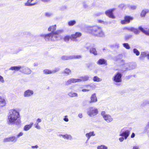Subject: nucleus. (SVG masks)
<instances>
[{
    "label": "nucleus",
    "instance_id": "f257e3e1",
    "mask_svg": "<svg viewBox=\"0 0 149 149\" xmlns=\"http://www.w3.org/2000/svg\"><path fill=\"white\" fill-rule=\"evenodd\" d=\"M56 29V25H53L50 26L48 29L49 31L52 32L47 34H41L40 36L44 38L46 41H55L59 40L61 38L60 34L63 32V30H59L54 31Z\"/></svg>",
    "mask_w": 149,
    "mask_h": 149
},
{
    "label": "nucleus",
    "instance_id": "f03ea898",
    "mask_svg": "<svg viewBox=\"0 0 149 149\" xmlns=\"http://www.w3.org/2000/svg\"><path fill=\"white\" fill-rule=\"evenodd\" d=\"M19 117V112L15 109L11 110L9 113L7 119V122L8 124L16 125L19 124L21 123Z\"/></svg>",
    "mask_w": 149,
    "mask_h": 149
},
{
    "label": "nucleus",
    "instance_id": "7ed1b4c3",
    "mask_svg": "<svg viewBox=\"0 0 149 149\" xmlns=\"http://www.w3.org/2000/svg\"><path fill=\"white\" fill-rule=\"evenodd\" d=\"M87 31L93 35L100 37L105 36V34L102 28L97 26H88L86 27Z\"/></svg>",
    "mask_w": 149,
    "mask_h": 149
},
{
    "label": "nucleus",
    "instance_id": "20e7f679",
    "mask_svg": "<svg viewBox=\"0 0 149 149\" xmlns=\"http://www.w3.org/2000/svg\"><path fill=\"white\" fill-rule=\"evenodd\" d=\"M130 133V131L129 130H125L124 129H122L120 132L119 136H122L119 139V140L120 142H123L124 139H126L129 136Z\"/></svg>",
    "mask_w": 149,
    "mask_h": 149
},
{
    "label": "nucleus",
    "instance_id": "39448f33",
    "mask_svg": "<svg viewBox=\"0 0 149 149\" xmlns=\"http://www.w3.org/2000/svg\"><path fill=\"white\" fill-rule=\"evenodd\" d=\"M98 113V109L93 107H90L87 109V113L91 117H93L97 115Z\"/></svg>",
    "mask_w": 149,
    "mask_h": 149
},
{
    "label": "nucleus",
    "instance_id": "423d86ee",
    "mask_svg": "<svg viewBox=\"0 0 149 149\" xmlns=\"http://www.w3.org/2000/svg\"><path fill=\"white\" fill-rule=\"evenodd\" d=\"M101 114L104 119L107 123H110L113 120V118L110 115L107 114L105 111L101 112Z\"/></svg>",
    "mask_w": 149,
    "mask_h": 149
},
{
    "label": "nucleus",
    "instance_id": "0eeeda50",
    "mask_svg": "<svg viewBox=\"0 0 149 149\" xmlns=\"http://www.w3.org/2000/svg\"><path fill=\"white\" fill-rule=\"evenodd\" d=\"M82 57L81 55L63 56L61 57L63 60H66L70 59H80Z\"/></svg>",
    "mask_w": 149,
    "mask_h": 149
},
{
    "label": "nucleus",
    "instance_id": "6e6552de",
    "mask_svg": "<svg viewBox=\"0 0 149 149\" xmlns=\"http://www.w3.org/2000/svg\"><path fill=\"white\" fill-rule=\"evenodd\" d=\"M72 41L77 42L78 41V38H80L82 35V34L79 32H76L75 33L71 34Z\"/></svg>",
    "mask_w": 149,
    "mask_h": 149
},
{
    "label": "nucleus",
    "instance_id": "1a4fd4ad",
    "mask_svg": "<svg viewBox=\"0 0 149 149\" xmlns=\"http://www.w3.org/2000/svg\"><path fill=\"white\" fill-rule=\"evenodd\" d=\"M122 75L119 72L117 73L112 78L113 81L116 82H120L121 81Z\"/></svg>",
    "mask_w": 149,
    "mask_h": 149
},
{
    "label": "nucleus",
    "instance_id": "9d476101",
    "mask_svg": "<svg viewBox=\"0 0 149 149\" xmlns=\"http://www.w3.org/2000/svg\"><path fill=\"white\" fill-rule=\"evenodd\" d=\"M115 8H113L108 10L105 12V14L107 16L109 17L112 19L115 18V16L113 15V12L115 10Z\"/></svg>",
    "mask_w": 149,
    "mask_h": 149
},
{
    "label": "nucleus",
    "instance_id": "9b49d317",
    "mask_svg": "<svg viewBox=\"0 0 149 149\" xmlns=\"http://www.w3.org/2000/svg\"><path fill=\"white\" fill-rule=\"evenodd\" d=\"M125 70H130L134 69L136 67V65L135 63H125L124 65Z\"/></svg>",
    "mask_w": 149,
    "mask_h": 149
},
{
    "label": "nucleus",
    "instance_id": "f8f14e48",
    "mask_svg": "<svg viewBox=\"0 0 149 149\" xmlns=\"http://www.w3.org/2000/svg\"><path fill=\"white\" fill-rule=\"evenodd\" d=\"M81 81V79H78L74 78H71L68 79L66 82L65 85L66 86H68L72 83H75L79 82Z\"/></svg>",
    "mask_w": 149,
    "mask_h": 149
},
{
    "label": "nucleus",
    "instance_id": "ddd939ff",
    "mask_svg": "<svg viewBox=\"0 0 149 149\" xmlns=\"http://www.w3.org/2000/svg\"><path fill=\"white\" fill-rule=\"evenodd\" d=\"M20 72L26 74H30L31 73V71L27 67L22 66L21 70H20Z\"/></svg>",
    "mask_w": 149,
    "mask_h": 149
},
{
    "label": "nucleus",
    "instance_id": "4468645a",
    "mask_svg": "<svg viewBox=\"0 0 149 149\" xmlns=\"http://www.w3.org/2000/svg\"><path fill=\"white\" fill-rule=\"evenodd\" d=\"M37 0H28L24 3L25 6H31L36 4L38 2Z\"/></svg>",
    "mask_w": 149,
    "mask_h": 149
},
{
    "label": "nucleus",
    "instance_id": "2eb2a0df",
    "mask_svg": "<svg viewBox=\"0 0 149 149\" xmlns=\"http://www.w3.org/2000/svg\"><path fill=\"white\" fill-rule=\"evenodd\" d=\"M33 90L28 89L24 91V96L25 97H29L33 95Z\"/></svg>",
    "mask_w": 149,
    "mask_h": 149
},
{
    "label": "nucleus",
    "instance_id": "dca6fc26",
    "mask_svg": "<svg viewBox=\"0 0 149 149\" xmlns=\"http://www.w3.org/2000/svg\"><path fill=\"white\" fill-rule=\"evenodd\" d=\"M133 19V17H132L129 16H126L125 17V20H122L121 23L122 24H127L129 23L130 21L132 20Z\"/></svg>",
    "mask_w": 149,
    "mask_h": 149
},
{
    "label": "nucleus",
    "instance_id": "f3484780",
    "mask_svg": "<svg viewBox=\"0 0 149 149\" xmlns=\"http://www.w3.org/2000/svg\"><path fill=\"white\" fill-rule=\"evenodd\" d=\"M84 86L87 89H90V91L93 90L96 88V85L94 83L85 85Z\"/></svg>",
    "mask_w": 149,
    "mask_h": 149
},
{
    "label": "nucleus",
    "instance_id": "a211bd4d",
    "mask_svg": "<svg viewBox=\"0 0 149 149\" xmlns=\"http://www.w3.org/2000/svg\"><path fill=\"white\" fill-rule=\"evenodd\" d=\"M91 100L89 102L90 103H95L97 101V99L95 93L93 94L90 97Z\"/></svg>",
    "mask_w": 149,
    "mask_h": 149
},
{
    "label": "nucleus",
    "instance_id": "6ab92c4d",
    "mask_svg": "<svg viewBox=\"0 0 149 149\" xmlns=\"http://www.w3.org/2000/svg\"><path fill=\"white\" fill-rule=\"evenodd\" d=\"M86 136L87 138L86 140L87 142L90 139V138L92 136H95V134L94 132H91L89 133H87L85 135Z\"/></svg>",
    "mask_w": 149,
    "mask_h": 149
},
{
    "label": "nucleus",
    "instance_id": "aec40b11",
    "mask_svg": "<svg viewBox=\"0 0 149 149\" xmlns=\"http://www.w3.org/2000/svg\"><path fill=\"white\" fill-rule=\"evenodd\" d=\"M149 12V10L148 9H145L143 10L140 13V16L141 17H144L146 14Z\"/></svg>",
    "mask_w": 149,
    "mask_h": 149
},
{
    "label": "nucleus",
    "instance_id": "412c9836",
    "mask_svg": "<svg viewBox=\"0 0 149 149\" xmlns=\"http://www.w3.org/2000/svg\"><path fill=\"white\" fill-rule=\"evenodd\" d=\"M139 29L141 31L145 34L146 35L149 36V29L148 30H145L141 26H139Z\"/></svg>",
    "mask_w": 149,
    "mask_h": 149
},
{
    "label": "nucleus",
    "instance_id": "4be33fe9",
    "mask_svg": "<svg viewBox=\"0 0 149 149\" xmlns=\"http://www.w3.org/2000/svg\"><path fill=\"white\" fill-rule=\"evenodd\" d=\"M22 66H14L11 67L9 69V70H15L18 71L21 70Z\"/></svg>",
    "mask_w": 149,
    "mask_h": 149
},
{
    "label": "nucleus",
    "instance_id": "5701e85b",
    "mask_svg": "<svg viewBox=\"0 0 149 149\" xmlns=\"http://www.w3.org/2000/svg\"><path fill=\"white\" fill-rule=\"evenodd\" d=\"M6 103L5 99L0 96V106L4 107L5 106Z\"/></svg>",
    "mask_w": 149,
    "mask_h": 149
},
{
    "label": "nucleus",
    "instance_id": "b1692460",
    "mask_svg": "<svg viewBox=\"0 0 149 149\" xmlns=\"http://www.w3.org/2000/svg\"><path fill=\"white\" fill-rule=\"evenodd\" d=\"M33 125V123H31L29 125H26L24 128V130L25 131H27L30 129Z\"/></svg>",
    "mask_w": 149,
    "mask_h": 149
},
{
    "label": "nucleus",
    "instance_id": "393cba45",
    "mask_svg": "<svg viewBox=\"0 0 149 149\" xmlns=\"http://www.w3.org/2000/svg\"><path fill=\"white\" fill-rule=\"evenodd\" d=\"M107 61L106 60L104 59H100L97 62V63L99 65L104 64Z\"/></svg>",
    "mask_w": 149,
    "mask_h": 149
},
{
    "label": "nucleus",
    "instance_id": "a878e982",
    "mask_svg": "<svg viewBox=\"0 0 149 149\" xmlns=\"http://www.w3.org/2000/svg\"><path fill=\"white\" fill-rule=\"evenodd\" d=\"M89 51L91 53L95 55H96L97 54V52L96 49L94 48H90Z\"/></svg>",
    "mask_w": 149,
    "mask_h": 149
},
{
    "label": "nucleus",
    "instance_id": "bb28decb",
    "mask_svg": "<svg viewBox=\"0 0 149 149\" xmlns=\"http://www.w3.org/2000/svg\"><path fill=\"white\" fill-rule=\"evenodd\" d=\"M70 39L72 41L71 35H66L64 36L63 38V40L64 41L66 42H68Z\"/></svg>",
    "mask_w": 149,
    "mask_h": 149
},
{
    "label": "nucleus",
    "instance_id": "cd10ccee",
    "mask_svg": "<svg viewBox=\"0 0 149 149\" xmlns=\"http://www.w3.org/2000/svg\"><path fill=\"white\" fill-rule=\"evenodd\" d=\"M89 77L87 75L82 76L80 77V79H81V81H88L89 80Z\"/></svg>",
    "mask_w": 149,
    "mask_h": 149
},
{
    "label": "nucleus",
    "instance_id": "c85d7f7f",
    "mask_svg": "<svg viewBox=\"0 0 149 149\" xmlns=\"http://www.w3.org/2000/svg\"><path fill=\"white\" fill-rule=\"evenodd\" d=\"M61 136H62V137L65 139H67L71 140L72 139V136L70 135H68L66 134L65 135H62L61 134Z\"/></svg>",
    "mask_w": 149,
    "mask_h": 149
},
{
    "label": "nucleus",
    "instance_id": "c756f323",
    "mask_svg": "<svg viewBox=\"0 0 149 149\" xmlns=\"http://www.w3.org/2000/svg\"><path fill=\"white\" fill-rule=\"evenodd\" d=\"M68 95L70 97H76L78 96V94L77 93H73L72 92H69Z\"/></svg>",
    "mask_w": 149,
    "mask_h": 149
},
{
    "label": "nucleus",
    "instance_id": "7c9ffc66",
    "mask_svg": "<svg viewBox=\"0 0 149 149\" xmlns=\"http://www.w3.org/2000/svg\"><path fill=\"white\" fill-rule=\"evenodd\" d=\"M76 22L75 20H70L68 22V24L70 26H72L76 24Z\"/></svg>",
    "mask_w": 149,
    "mask_h": 149
},
{
    "label": "nucleus",
    "instance_id": "2f4dec72",
    "mask_svg": "<svg viewBox=\"0 0 149 149\" xmlns=\"http://www.w3.org/2000/svg\"><path fill=\"white\" fill-rule=\"evenodd\" d=\"M93 80L94 81L99 82L102 81L101 79L100 78L96 76H94L93 78Z\"/></svg>",
    "mask_w": 149,
    "mask_h": 149
},
{
    "label": "nucleus",
    "instance_id": "473e14b6",
    "mask_svg": "<svg viewBox=\"0 0 149 149\" xmlns=\"http://www.w3.org/2000/svg\"><path fill=\"white\" fill-rule=\"evenodd\" d=\"M71 71L70 69L68 68L65 69L63 71V73L67 74V75H70L71 73Z\"/></svg>",
    "mask_w": 149,
    "mask_h": 149
},
{
    "label": "nucleus",
    "instance_id": "72a5a7b5",
    "mask_svg": "<svg viewBox=\"0 0 149 149\" xmlns=\"http://www.w3.org/2000/svg\"><path fill=\"white\" fill-rule=\"evenodd\" d=\"M148 53L145 52H141L140 57H148Z\"/></svg>",
    "mask_w": 149,
    "mask_h": 149
},
{
    "label": "nucleus",
    "instance_id": "f704fd0d",
    "mask_svg": "<svg viewBox=\"0 0 149 149\" xmlns=\"http://www.w3.org/2000/svg\"><path fill=\"white\" fill-rule=\"evenodd\" d=\"M97 149H108V147L104 145H102L98 146L97 148Z\"/></svg>",
    "mask_w": 149,
    "mask_h": 149
},
{
    "label": "nucleus",
    "instance_id": "c9c22d12",
    "mask_svg": "<svg viewBox=\"0 0 149 149\" xmlns=\"http://www.w3.org/2000/svg\"><path fill=\"white\" fill-rule=\"evenodd\" d=\"M10 141H13L14 142H16L17 140V138L15 136L10 137Z\"/></svg>",
    "mask_w": 149,
    "mask_h": 149
},
{
    "label": "nucleus",
    "instance_id": "e433bc0d",
    "mask_svg": "<svg viewBox=\"0 0 149 149\" xmlns=\"http://www.w3.org/2000/svg\"><path fill=\"white\" fill-rule=\"evenodd\" d=\"M43 73L46 74H52V71H51V70L47 69L44 70L43 71Z\"/></svg>",
    "mask_w": 149,
    "mask_h": 149
},
{
    "label": "nucleus",
    "instance_id": "4c0bfd02",
    "mask_svg": "<svg viewBox=\"0 0 149 149\" xmlns=\"http://www.w3.org/2000/svg\"><path fill=\"white\" fill-rule=\"evenodd\" d=\"M92 46V45L90 43H87L85 46V47L87 49H90V48H91V47Z\"/></svg>",
    "mask_w": 149,
    "mask_h": 149
},
{
    "label": "nucleus",
    "instance_id": "58836bf2",
    "mask_svg": "<svg viewBox=\"0 0 149 149\" xmlns=\"http://www.w3.org/2000/svg\"><path fill=\"white\" fill-rule=\"evenodd\" d=\"M132 31L135 34H138L139 33L140 31L137 29L133 28Z\"/></svg>",
    "mask_w": 149,
    "mask_h": 149
},
{
    "label": "nucleus",
    "instance_id": "ea45409f",
    "mask_svg": "<svg viewBox=\"0 0 149 149\" xmlns=\"http://www.w3.org/2000/svg\"><path fill=\"white\" fill-rule=\"evenodd\" d=\"M133 52L136 56H139L140 54L139 52L136 49H134Z\"/></svg>",
    "mask_w": 149,
    "mask_h": 149
},
{
    "label": "nucleus",
    "instance_id": "a19ab883",
    "mask_svg": "<svg viewBox=\"0 0 149 149\" xmlns=\"http://www.w3.org/2000/svg\"><path fill=\"white\" fill-rule=\"evenodd\" d=\"M123 46L127 49H130V47L127 43H124L123 44Z\"/></svg>",
    "mask_w": 149,
    "mask_h": 149
},
{
    "label": "nucleus",
    "instance_id": "79ce46f5",
    "mask_svg": "<svg viewBox=\"0 0 149 149\" xmlns=\"http://www.w3.org/2000/svg\"><path fill=\"white\" fill-rule=\"evenodd\" d=\"M147 105H149V100H144L142 104V105L144 106Z\"/></svg>",
    "mask_w": 149,
    "mask_h": 149
},
{
    "label": "nucleus",
    "instance_id": "37998d69",
    "mask_svg": "<svg viewBox=\"0 0 149 149\" xmlns=\"http://www.w3.org/2000/svg\"><path fill=\"white\" fill-rule=\"evenodd\" d=\"M59 70V68H55L53 70L51 71L52 74L55 73Z\"/></svg>",
    "mask_w": 149,
    "mask_h": 149
},
{
    "label": "nucleus",
    "instance_id": "c03bdc74",
    "mask_svg": "<svg viewBox=\"0 0 149 149\" xmlns=\"http://www.w3.org/2000/svg\"><path fill=\"white\" fill-rule=\"evenodd\" d=\"M45 15L46 16L49 17L53 15V14L50 12H47L45 13Z\"/></svg>",
    "mask_w": 149,
    "mask_h": 149
},
{
    "label": "nucleus",
    "instance_id": "a18cd8bd",
    "mask_svg": "<svg viewBox=\"0 0 149 149\" xmlns=\"http://www.w3.org/2000/svg\"><path fill=\"white\" fill-rule=\"evenodd\" d=\"M129 7L132 10H135L136 8V6L134 5H132L129 6Z\"/></svg>",
    "mask_w": 149,
    "mask_h": 149
},
{
    "label": "nucleus",
    "instance_id": "49530a36",
    "mask_svg": "<svg viewBox=\"0 0 149 149\" xmlns=\"http://www.w3.org/2000/svg\"><path fill=\"white\" fill-rule=\"evenodd\" d=\"M38 123H36L34 125V127L38 129H40L41 128L40 127Z\"/></svg>",
    "mask_w": 149,
    "mask_h": 149
},
{
    "label": "nucleus",
    "instance_id": "de8ad7c7",
    "mask_svg": "<svg viewBox=\"0 0 149 149\" xmlns=\"http://www.w3.org/2000/svg\"><path fill=\"white\" fill-rule=\"evenodd\" d=\"M97 22L99 23H101L103 24H107V22H105L101 20L98 19L97 20Z\"/></svg>",
    "mask_w": 149,
    "mask_h": 149
},
{
    "label": "nucleus",
    "instance_id": "09e8293b",
    "mask_svg": "<svg viewBox=\"0 0 149 149\" xmlns=\"http://www.w3.org/2000/svg\"><path fill=\"white\" fill-rule=\"evenodd\" d=\"M122 54H120L118 55L116 57V60H118L119 59H121L122 57Z\"/></svg>",
    "mask_w": 149,
    "mask_h": 149
},
{
    "label": "nucleus",
    "instance_id": "8fccbe9b",
    "mask_svg": "<svg viewBox=\"0 0 149 149\" xmlns=\"http://www.w3.org/2000/svg\"><path fill=\"white\" fill-rule=\"evenodd\" d=\"M132 37V35H127L125 37V39L126 40H127L131 38Z\"/></svg>",
    "mask_w": 149,
    "mask_h": 149
},
{
    "label": "nucleus",
    "instance_id": "3c124183",
    "mask_svg": "<svg viewBox=\"0 0 149 149\" xmlns=\"http://www.w3.org/2000/svg\"><path fill=\"white\" fill-rule=\"evenodd\" d=\"M10 137L5 138L3 139V142H4L10 141Z\"/></svg>",
    "mask_w": 149,
    "mask_h": 149
},
{
    "label": "nucleus",
    "instance_id": "603ef678",
    "mask_svg": "<svg viewBox=\"0 0 149 149\" xmlns=\"http://www.w3.org/2000/svg\"><path fill=\"white\" fill-rule=\"evenodd\" d=\"M125 5L124 4H121L118 6V7L121 8H123L125 7Z\"/></svg>",
    "mask_w": 149,
    "mask_h": 149
},
{
    "label": "nucleus",
    "instance_id": "864d4df0",
    "mask_svg": "<svg viewBox=\"0 0 149 149\" xmlns=\"http://www.w3.org/2000/svg\"><path fill=\"white\" fill-rule=\"evenodd\" d=\"M0 81L2 83H3L4 82V80L3 77L1 75H0Z\"/></svg>",
    "mask_w": 149,
    "mask_h": 149
},
{
    "label": "nucleus",
    "instance_id": "5fc2aeb1",
    "mask_svg": "<svg viewBox=\"0 0 149 149\" xmlns=\"http://www.w3.org/2000/svg\"><path fill=\"white\" fill-rule=\"evenodd\" d=\"M23 134V133L22 132H19L17 135V138H19V137L22 136Z\"/></svg>",
    "mask_w": 149,
    "mask_h": 149
},
{
    "label": "nucleus",
    "instance_id": "6e6d98bb",
    "mask_svg": "<svg viewBox=\"0 0 149 149\" xmlns=\"http://www.w3.org/2000/svg\"><path fill=\"white\" fill-rule=\"evenodd\" d=\"M90 89H83L82 90V91L84 92H88L90 91Z\"/></svg>",
    "mask_w": 149,
    "mask_h": 149
},
{
    "label": "nucleus",
    "instance_id": "4d7b16f0",
    "mask_svg": "<svg viewBox=\"0 0 149 149\" xmlns=\"http://www.w3.org/2000/svg\"><path fill=\"white\" fill-rule=\"evenodd\" d=\"M103 13L102 12H99L98 13H97L95 14V15L97 16H99L100 15H102Z\"/></svg>",
    "mask_w": 149,
    "mask_h": 149
},
{
    "label": "nucleus",
    "instance_id": "13d9d810",
    "mask_svg": "<svg viewBox=\"0 0 149 149\" xmlns=\"http://www.w3.org/2000/svg\"><path fill=\"white\" fill-rule=\"evenodd\" d=\"M31 148L32 149H37L38 148V146L37 145H36L35 146H32L31 147Z\"/></svg>",
    "mask_w": 149,
    "mask_h": 149
},
{
    "label": "nucleus",
    "instance_id": "bf43d9fd",
    "mask_svg": "<svg viewBox=\"0 0 149 149\" xmlns=\"http://www.w3.org/2000/svg\"><path fill=\"white\" fill-rule=\"evenodd\" d=\"M132 149H140L138 146H135L133 147Z\"/></svg>",
    "mask_w": 149,
    "mask_h": 149
},
{
    "label": "nucleus",
    "instance_id": "052dcab7",
    "mask_svg": "<svg viewBox=\"0 0 149 149\" xmlns=\"http://www.w3.org/2000/svg\"><path fill=\"white\" fill-rule=\"evenodd\" d=\"M133 27H126L125 29L129 31H132Z\"/></svg>",
    "mask_w": 149,
    "mask_h": 149
},
{
    "label": "nucleus",
    "instance_id": "680f3d73",
    "mask_svg": "<svg viewBox=\"0 0 149 149\" xmlns=\"http://www.w3.org/2000/svg\"><path fill=\"white\" fill-rule=\"evenodd\" d=\"M67 116H65V118H63V120L66 122H68L69 121V120L68 118H67Z\"/></svg>",
    "mask_w": 149,
    "mask_h": 149
},
{
    "label": "nucleus",
    "instance_id": "e2e57ef3",
    "mask_svg": "<svg viewBox=\"0 0 149 149\" xmlns=\"http://www.w3.org/2000/svg\"><path fill=\"white\" fill-rule=\"evenodd\" d=\"M41 121H42L41 119L40 118H38L37 120L36 123H40Z\"/></svg>",
    "mask_w": 149,
    "mask_h": 149
},
{
    "label": "nucleus",
    "instance_id": "0e129e2a",
    "mask_svg": "<svg viewBox=\"0 0 149 149\" xmlns=\"http://www.w3.org/2000/svg\"><path fill=\"white\" fill-rule=\"evenodd\" d=\"M114 46L118 48L119 47V44L118 43H116Z\"/></svg>",
    "mask_w": 149,
    "mask_h": 149
},
{
    "label": "nucleus",
    "instance_id": "69168bd1",
    "mask_svg": "<svg viewBox=\"0 0 149 149\" xmlns=\"http://www.w3.org/2000/svg\"><path fill=\"white\" fill-rule=\"evenodd\" d=\"M92 66V64L91 63H88L87 64V67L89 68H90V67Z\"/></svg>",
    "mask_w": 149,
    "mask_h": 149
},
{
    "label": "nucleus",
    "instance_id": "338daca9",
    "mask_svg": "<svg viewBox=\"0 0 149 149\" xmlns=\"http://www.w3.org/2000/svg\"><path fill=\"white\" fill-rule=\"evenodd\" d=\"M78 116L80 118H81L83 117V115L82 113H80L79 114Z\"/></svg>",
    "mask_w": 149,
    "mask_h": 149
},
{
    "label": "nucleus",
    "instance_id": "774afa93",
    "mask_svg": "<svg viewBox=\"0 0 149 149\" xmlns=\"http://www.w3.org/2000/svg\"><path fill=\"white\" fill-rule=\"evenodd\" d=\"M135 136V134L134 133H133L131 136V138H134Z\"/></svg>",
    "mask_w": 149,
    "mask_h": 149
}]
</instances>
